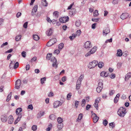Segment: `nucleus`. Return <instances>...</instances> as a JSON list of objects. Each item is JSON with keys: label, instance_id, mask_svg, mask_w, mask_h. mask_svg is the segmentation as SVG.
Returning <instances> with one entry per match:
<instances>
[{"label": "nucleus", "instance_id": "1", "mask_svg": "<svg viewBox=\"0 0 131 131\" xmlns=\"http://www.w3.org/2000/svg\"><path fill=\"white\" fill-rule=\"evenodd\" d=\"M118 115L121 117H123L126 114V108L123 107H120L117 112Z\"/></svg>", "mask_w": 131, "mask_h": 131}, {"label": "nucleus", "instance_id": "2", "mask_svg": "<svg viewBox=\"0 0 131 131\" xmlns=\"http://www.w3.org/2000/svg\"><path fill=\"white\" fill-rule=\"evenodd\" d=\"M98 64L97 61L95 60L93 61L92 62H90L88 66V67L90 69L93 68L97 66Z\"/></svg>", "mask_w": 131, "mask_h": 131}, {"label": "nucleus", "instance_id": "3", "mask_svg": "<svg viewBox=\"0 0 131 131\" xmlns=\"http://www.w3.org/2000/svg\"><path fill=\"white\" fill-rule=\"evenodd\" d=\"M91 117L93 119V122L94 123H96L99 119V117L97 116L96 114L95 113L92 114Z\"/></svg>", "mask_w": 131, "mask_h": 131}, {"label": "nucleus", "instance_id": "4", "mask_svg": "<svg viewBox=\"0 0 131 131\" xmlns=\"http://www.w3.org/2000/svg\"><path fill=\"white\" fill-rule=\"evenodd\" d=\"M84 47L86 49H89L92 47L91 43L90 41H87L84 45Z\"/></svg>", "mask_w": 131, "mask_h": 131}, {"label": "nucleus", "instance_id": "5", "mask_svg": "<svg viewBox=\"0 0 131 131\" xmlns=\"http://www.w3.org/2000/svg\"><path fill=\"white\" fill-rule=\"evenodd\" d=\"M21 81L20 79H18L15 82V88L16 89L19 88L21 84Z\"/></svg>", "mask_w": 131, "mask_h": 131}, {"label": "nucleus", "instance_id": "6", "mask_svg": "<svg viewBox=\"0 0 131 131\" xmlns=\"http://www.w3.org/2000/svg\"><path fill=\"white\" fill-rule=\"evenodd\" d=\"M51 61L53 62V63L52 64L53 67H55L56 68H57L58 65L57 64V60L56 58L54 57L52 58L51 59Z\"/></svg>", "mask_w": 131, "mask_h": 131}, {"label": "nucleus", "instance_id": "7", "mask_svg": "<svg viewBox=\"0 0 131 131\" xmlns=\"http://www.w3.org/2000/svg\"><path fill=\"white\" fill-rule=\"evenodd\" d=\"M69 18L68 16L62 17L59 19V20L61 23H65L68 21Z\"/></svg>", "mask_w": 131, "mask_h": 131}, {"label": "nucleus", "instance_id": "8", "mask_svg": "<svg viewBox=\"0 0 131 131\" xmlns=\"http://www.w3.org/2000/svg\"><path fill=\"white\" fill-rule=\"evenodd\" d=\"M62 105L61 102L59 101H56L54 102L53 104V107L54 108H57L58 107Z\"/></svg>", "mask_w": 131, "mask_h": 131}, {"label": "nucleus", "instance_id": "9", "mask_svg": "<svg viewBox=\"0 0 131 131\" xmlns=\"http://www.w3.org/2000/svg\"><path fill=\"white\" fill-rule=\"evenodd\" d=\"M38 8L37 5H36L33 7L31 12V15L33 16L36 14V13L37 11Z\"/></svg>", "mask_w": 131, "mask_h": 131}, {"label": "nucleus", "instance_id": "10", "mask_svg": "<svg viewBox=\"0 0 131 131\" xmlns=\"http://www.w3.org/2000/svg\"><path fill=\"white\" fill-rule=\"evenodd\" d=\"M110 32V30L109 28L108 27H106L104 29L103 31V35L106 36Z\"/></svg>", "mask_w": 131, "mask_h": 131}, {"label": "nucleus", "instance_id": "11", "mask_svg": "<svg viewBox=\"0 0 131 131\" xmlns=\"http://www.w3.org/2000/svg\"><path fill=\"white\" fill-rule=\"evenodd\" d=\"M109 75V73L108 72L103 71L100 73V75L104 77H106Z\"/></svg>", "mask_w": 131, "mask_h": 131}, {"label": "nucleus", "instance_id": "12", "mask_svg": "<svg viewBox=\"0 0 131 131\" xmlns=\"http://www.w3.org/2000/svg\"><path fill=\"white\" fill-rule=\"evenodd\" d=\"M129 16V14L128 13H123L121 15V18L123 20L127 18Z\"/></svg>", "mask_w": 131, "mask_h": 131}, {"label": "nucleus", "instance_id": "13", "mask_svg": "<svg viewBox=\"0 0 131 131\" xmlns=\"http://www.w3.org/2000/svg\"><path fill=\"white\" fill-rule=\"evenodd\" d=\"M9 119L8 120V123L9 124H12L13 122L14 118L13 117L12 115L9 116L8 117Z\"/></svg>", "mask_w": 131, "mask_h": 131}, {"label": "nucleus", "instance_id": "14", "mask_svg": "<svg viewBox=\"0 0 131 131\" xmlns=\"http://www.w3.org/2000/svg\"><path fill=\"white\" fill-rule=\"evenodd\" d=\"M7 116L5 115H3L2 116L1 119L2 121L4 122H6L7 120Z\"/></svg>", "mask_w": 131, "mask_h": 131}, {"label": "nucleus", "instance_id": "15", "mask_svg": "<svg viewBox=\"0 0 131 131\" xmlns=\"http://www.w3.org/2000/svg\"><path fill=\"white\" fill-rule=\"evenodd\" d=\"M122 51L121 50L119 49L117 50L116 54V56H117L121 57L122 56Z\"/></svg>", "mask_w": 131, "mask_h": 131}, {"label": "nucleus", "instance_id": "16", "mask_svg": "<svg viewBox=\"0 0 131 131\" xmlns=\"http://www.w3.org/2000/svg\"><path fill=\"white\" fill-rule=\"evenodd\" d=\"M22 117L21 115L20 114L18 115L17 119L15 120L14 124H16L19 121Z\"/></svg>", "mask_w": 131, "mask_h": 131}, {"label": "nucleus", "instance_id": "17", "mask_svg": "<svg viewBox=\"0 0 131 131\" xmlns=\"http://www.w3.org/2000/svg\"><path fill=\"white\" fill-rule=\"evenodd\" d=\"M46 34L48 36H50L52 33V30L51 28L47 30L46 32Z\"/></svg>", "mask_w": 131, "mask_h": 131}, {"label": "nucleus", "instance_id": "18", "mask_svg": "<svg viewBox=\"0 0 131 131\" xmlns=\"http://www.w3.org/2000/svg\"><path fill=\"white\" fill-rule=\"evenodd\" d=\"M131 77V72H129L126 74L125 78V80L126 81L128 79Z\"/></svg>", "mask_w": 131, "mask_h": 131}, {"label": "nucleus", "instance_id": "19", "mask_svg": "<svg viewBox=\"0 0 131 131\" xmlns=\"http://www.w3.org/2000/svg\"><path fill=\"white\" fill-rule=\"evenodd\" d=\"M81 21L79 20H78L76 21L75 25L77 27H79L81 25Z\"/></svg>", "mask_w": 131, "mask_h": 131}, {"label": "nucleus", "instance_id": "20", "mask_svg": "<svg viewBox=\"0 0 131 131\" xmlns=\"http://www.w3.org/2000/svg\"><path fill=\"white\" fill-rule=\"evenodd\" d=\"M22 109L21 108H19L16 109V114L18 115L19 114H20V113L22 111Z\"/></svg>", "mask_w": 131, "mask_h": 131}, {"label": "nucleus", "instance_id": "21", "mask_svg": "<svg viewBox=\"0 0 131 131\" xmlns=\"http://www.w3.org/2000/svg\"><path fill=\"white\" fill-rule=\"evenodd\" d=\"M63 126V124L62 123H60L59 124H58L57 125V127L58 129L59 130H61Z\"/></svg>", "mask_w": 131, "mask_h": 131}, {"label": "nucleus", "instance_id": "22", "mask_svg": "<svg viewBox=\"0 0 131 131\" xmlns=\"http://www.w3.org/2000/svg\"><path fill=\"white\" fill-rule=\"evenodd\" d=\"M97 49V47L96 46H94L90 51H91V52L93 54L96 52Z\"/></svg>", "mask_w": 131, "mask_h": 131}, {"label": "nucleus", "instance_id": "23", "mask_svg": "<svg viewBox=\"0 0 131 131\" xmlns=\"http://www.w3.org/2000/svg\"><path fill=\"white\" fill-rule=\"evenodd\" d=\"M98 66L100 68H102L104 65V63L102 62H100L98 63L97 64Z\"/></svg>", "mask_w": 131, "mask_h": 131}, {"label": "nucleus", "instance_id": "24", "mask_svg": "<svg viewBox=\"0 0 131 131\" xmlns=\"http://www.w3.org/2000/svg\"><path fill=\"white\" fill-rule=\"evenodd\" d=\"M33 37L34 40L36 41H38L39 39V37L37 35H34Z\"/></svg>", "mask_w": 131, "mask_h": 131}, {"label": "nucleus", "instance_id": "25", "mask_svg": "<svg viewBox=\"0 0 131 131\" xmlns=\"http://www.w3.org/2000/svg\"><path fill=\"white\" fill-rule=\"evenodd\" d=\"M82 114L81 113L79 115L78 118L77 119V121L78 122L80 121L82 118Z\"/></svg>", "mask_w": 131, "mask_h": 131}, {"label": "nucleus", "instance_id": "26", "mask_svg": "<svg viewBox=\"0 0 131 131\" xmlns=\"http://www.w3.org/2000/svg\"><path fill=\"white\" fill-rule=\"evenodd\" d=\"M12 92H10L8 95L6 100V101L7 102L9 101L11 99V97L12 95Z\"/></svg>", "mask_w": 131, "mask_h": 131}, {"label": "nucleus", "instance_id": "27", "mask_svg": "<svg viewBox=\"0 0 131 131\" xmlns=\"http://www.w3.org/2000/svg\"><path fill=\"white\" fill-rule=\"evenodd\" d=\"M50 119L52 120H54L56 118L55 116L53 114H51L49 116Z\"/></svg>", "mask_w": 131, "mask_h": 131}, {"label": "nucleus", "instance_id": "28", "mask_svg": "<svg viewBox=\"0 0 131 131\" xmlns=\"http://www.w3.org/2000/svg\"><path fill=\"white\" fill-rule=\"evenodd\" d=\"M58 12V11H55L53 13V15L55 18H57L59 16Z\"/></svg>", "mask_w": 131, "mask_h": 131}, {"label": "nucleus", "instance_id": "29", "mask_svg": "<svg viewBox=\"0 0 131 131\" xmlns=\"http://www.w3.org/2000/svg\"><path fill=\"white\" fill-rule=\"evenodd\" d=\"M57 121L58 123V124H59V123H62L63 122V120L62 118L60 117H59L57 119Z\"/></svg>", "mask_w": 131, "mask_h": 131}, {"label": "nucleus", "instance_id": "30", "mask_svg": "<svg viewBox=\"0 0 131 131\" xmlns=\"http://www.w3.org/2000/svg\"><path fill=\"white\" fill-rule=\"evenodd\" d=\"M15 62V61H11L9 65V67L10 68H13L14 66H13V65L14 64V63Z\"/></svg>", "mask_w": 131, "mask_h": 131}, {"label": "nucleus", "instance_id": "31", "mask_svg": "<svg viewBox=\"0 0 131 131\" xmlns=\"http://www.w3.org/2000/svg\"><path fill=\"white\" fill-rule=\"evenodd\" d=\"M21 35H19L16 36L15 38V40L16 41H18L20 40L21 37Z\"/></svg>", "mask_w": 131, "mask_h": 131}, {"label": "nucleus", "instance_id": "32", "mask_svg": "<svg viewBox=\"0 0 131 131\" xmlns=\"http://www.w3.org/2000/svg\"><path fill=\"white\" fill-rule=\"evenodd\" d=\"M76 37V35L74 34H73L72 36L69 37V38L71 40H73Z\"/></svg>", "mask_w": 131, "mask_h": 131}, {"label": "nucleus", "instance_id": "33", "mask_svg": "<svg viewBox=\"0 0 131 131\" xmlns=\"http://www.w3.org/2000/svg\"><path fill=\"white\" fill-rule=\"evenodd\" d=\"M52 54L50 53H48L47 56V58L48 60H50L51 58V57L52 56Z\"/></svg>", "mask_w": 131, "mask_h": 131}, {"label": "nucleus", "instance_id": "34", "mask_svg": "<svg viewBox=\"0 0 131 131\" xmlns=\"http://www.w3.org/2000/svg\"><path fill=\"white\" fill-rule=\"evenodd\" d=\"M19 66V63L18 62H16L14 65L13 68L14 69H15L17 68Z\"/></svg>", "mask_w": 131, "mask_h": 131}, {"label": "nucleus", "instance_id": "35", "mask_svg": "<svg viewBox=\"0 0 131 131\" xmlns=\"http://www.w3.org/2000/svg\"><path fill=\"white\" fill-rule=\"evenodd\" d=\"M42 5L44 6H47L48 5V3L46 0H44L42 2Z\"/></svg>", "mask_w": 131, "mask_h": 131}, {"label": "nucleus", "instance_id": "36", "mask_svg": "<svg viewBox=\"0 0 131 131\" xmlns=\"http://www.w3.org/2000/svg\"><path fill=\"white\" fill-rule=\"evenodd\" d=\"M50 40L53 44L55 43L57 41V39L56 38H53Z\"/></svg>", "mask_w": 131, "mask_h": 131}, {"label": "nucleus", "instance_id": "37", "mask_svg": "<svg viewBox=\"0 0 131 131\" xmlns=\"http://www.w3.org/2000/svg\"><path fill=\"white\" fill-rule=\"evenodd\" d=\"M103 88L101 87H98L96 88V91L98 93H100L101 91Z\"/></svg>", "mask_w": 131, "mask_h": 131}, {"label": "nucleus", "instance_id": "38", "mask_svg": "<svg viewBox=\"0 0 131 131\" xmlns=\"http://www.w3.org/2000/svg\"><path fill=\"white\" fill-rule=\"evenodd\" d=\"M81 32L80 30H79L77 31L76 32V36H79L80 35L81 33Z\"/></svg>", "mask_w": 131, "mask_h": 131}, {"label": "nucleus", "instance_id": "39", "mask_svg": "<svg viewBox=\"0 0 131 131\" xmlns=\"http://www.w3.org/2000/svg\"><path fill=\"white\" fill-rule=\"evenodd\" d=\"M46 80V77H44L41 78L40 80L41 83L42 84L43 83H44V81H45Z\"/></svg>", "mask_w": 131, "mask_h": 131}, {"label": "nucleus", "instance_id": "40", "mask_svg": "<svg viewBox=\"0 0 131 131\" xmlns=\"http://www.w3.org/2000/svg\"><path fill=\"white\" fill-rule=\"evenodd\" d=\"M53 44L52 43V42H51L50 40L47 42V43L46 45L48 47H50L52 46Z\"/></svg>", "mask_w": 131, "mask_h": 131}, {"label": "nucleus", "instance_id": "41", "mask_svg": "<svg viewBox=\"0 0 131 131\" xmlns=\"http://www.w3.org/2000/svg\"><path fill=\"white\" fill-rule=\"evenodd\" d=\"M98 11L97 10H96L93 13V16H96L99 15Z\"/></svg>", "mask_w": 131, "mask_h": 131}, {"label": "nucleus", "instance_id": "42", "mask_svg": "<svg viewBox=\"0 0 131 131\" xmlns=\"http://www.w3.org/2000/svg\"><path fill=\"white\" fill-rule=\"evenodd\" d=\"M71 96L72 94L71 93L68 94L67 95V100H70Z\"/></svg>", "mask_w": 131, "mask_h": 131}, {"label": "nucleus", "instance_id": "43", "mask_svg": "<svg viewBox=\"0 0 131 131\" xmlns=\"http://www.w3.org/2000/svg\"><path fill=\"white\" fill-rule=\"evenodd\" d=\"M86 103V101L84 99H83L82 101L81 105L82 107L84 106Z\"/></svg>", "mask_w": 131, "mask_h": 131}, {"label": "nucleus", "instance_id": "44", "mask_svg": "<svg viewBox=\"0 0 131 131\" xmlns=\"http://www.w3.org/2000/svg\"><path fill=\"white\" fill-rule=\"evenodd\" d=\"M108 122L106 119H105L103 121V124L104 125L106 126L108 124Z\"/></svg>", "mask_w": 131, "mask_h": 131}, {"label": "nucleus", "instance_id": "45", "mask_svg": "<svg viewBox=\"0 0 131 131\" xmlns=\"http://www.w3.org/2000/svg\"><path fill=\"white\" fill-rule=\"evenodd\" d=\"M92 54L91 51H90L85 54V56L86 57H88L90 56L91 54Z\"/></svg>", "mask_w": 131, "mask_h": 131}, {"label": "nucleus", "instance_id": "46", "mask_svg": "<svg viewBox=\"0 0 131 131\" xmlns=\"http://www.w3.org/2000/svg\"><path fill=\"white\" fill-rule=\"evenodd\" d=\"M98 86L103 88V83L102 81H100L98 84Z\"/></svg>", "mask_w": 131, "mask_h": 131}, {"label": "nucleus", "instance_id": "47", "mask_svg": "<svg viewBox=\"0 0 131 131\" xmlns=\"http://www.w3.org/2000/svg\"><path fill=\"white\" fill-rule=\"evenodd\" d=\"M52 127V124H49L48 126V128L46 129V130L47 131H49L51 129V127Z\"/></svg>", "mask_w": 131, "mask_h": 131}, {"label": "nucleus", "instance_id": "48", "mask_svg": "<svg viewBox=\"0 0 131 131\" xmlns=\"http://www.w3.org/2000/svg\"><path fill=\"white\" fill-rule=\"evenodd\" d=\"M84 77V76L83 75H80V76L79 77L78 80H79V81H82V80L83 79Z\"/></svg>", "mask_w": 131, "mask_h": 131}, {"label": "nucleus", "instance_id": "49", "mask_svg": "<svg viewBox=\"0 0 131 131\" xmlns=\"http://www.w3.org/2000/svg\"><path fill=\"white\" fill-rule=\"evenodd\" d=\"M122 63L121 62H119L117 64V68L118 69H119L122 66Z\"/></svg>", "mask_w": 131, "mask_h": 131}, {"label": "nucleus", "instance_id": "50", "mask_svg": "<svg viewBox=\"0 0 131 131\" xmlns=\"http://www.w3.org/2000/svg\"><path fill=\"white\" fill-rule=\"evenodd\" d=\"M31 128L34 131H35L37 129V126L36 125H34Z\"/></svg>", "mask_w": 131, "mask_h": 131}, {"label": "nucleus", "instance_id": "51", "mask_svg": "<svg viewBox=\"0 0 131 131\" xmlns=\"http://www.w3.org/2000/svg\"><path fill=\"white\" fill-rule=\"evenodd\" d=\"M64 46V44L62 43H60L59 45V49H61Z\"/></svg>", "mask_w": 131, "mask_h": 131}, {"label": "nucleus", "instance_id": "52", "mask_svg": "<svg viewBox=\"0 0 131 131\" xmlns=\"http://www.w3.org/2000/svg\"><path fill=\"white\" fill-rule=\"evenodd\" d=\"M109 126L110 127L113 128L115 127V125L114 124L113 122H112L109 124Z\"/></svg>", "mask_w": 131, "mask_h": 131}, {"label": "nucleus", "instance_id": "53", "mask_svg": "<svg viewBox=\"0 0 131 131\" xmlns=\"http://www.w3.org/2000/svg\"><path fill=\"white\" fill-rule=\"evenodd\" d=\"M118 0H113L112 3L114 5L118 4Z\"/></svg>", "mask_w": 131, "mask_h": 131}, {"label": "nucleus", "instance_id": "54", "mask_svg": "<svg viewBox=\"0 0 131 131\" xmlns=\"http://www.w3.org/2000/svg\"><path fill=\"white\" fill-rule=\"evenodd\" d=\"M79 101H76L75 102V106L76 108H77L78 105H79Z\"/></svg>", "mask_w": 131, "mask_h": 131}, {"label": "nucleus", "instance_id": "55", "mask_svg": "<svg viewBox=\"0 0 131 131\" xmlns=\"http://www.w3.org/2000/svg\"><path fill=\"white\" fill-rule=\"evenodd\" d=\"M115 92L114 90H111L109 92V94L110 95H113L114 93Z\"/></svg>", "mask_w": 131, "mask_h": 131}, {"label": "nucleus", "instance_id": "56", "mask_svg": "<svg viewBox=\"0 0 131 131\" xmlns=\"http://www.w3.org/2000/svg\"><path fill=\"white\" fill-rule=\"evenodd\" d=\"M37 59V58L36 57H33L31 60V62H32L33 61H36Z\"/></svg>", "mask_w": 131, "mask_h": 131}, {"label": "nucleus", "instance_id": "57", "mask_svg": "<svg viewBox=\"0 0 131 131\" xmlns=\"http://www.w3.org/2000/svg\"><path fill=\"white\" fill-rule=\"evenodd\" d=\"M8 43L7 42H6L5 43H3L1 46V48H3L4 46H6L7 45Z\"/></svg>", "mask_w": 131, "mask_h": 131}, {"label": "nucleus", "instance_id": "58", "mask_svg": "<svg viewBox=\"0 0 131 131\" xmlns=\"http://www.w3.org/2000/svg\"><path fill=\"white\" fill-rule=\"evenodd\" d=\"M21 55L23 57H25L26 56V52L25 51H23L21 53Z\"/></svg>", "mask_w": 131, "mask_h": 131}, {"label": "nucleus", "instance_id": "59", "mask_svg": "<svg viewBox=\"0 0 131 131\" xmlns=\"http://www.w3.org/2000/svg\"><path fill=\"white\" fill-rule=\"evenodd\" d=\"M115 77V75L114 73H112L110 76V78L112 79H114Z\"/></svg>", "mask_w": 131, "mask_h": 131}, {"label": "nucleus", "instance_id": "60", "mask_svg": "<svg viewBox=\"0 0 131 131\" xmlns=\"http://www.w3.org/2000/svg\"><path fill=\"white\" fill-rule=\"evenodd\" d=\"M94 106L96 108V109L97 110L98 109V104H97L96 103H94Z\"/></svg>", "mask_w": 131, "mask_h": 131}, {"label": "nucleus", "instance_id": "61", "mask_svg": "<svg viewBox=\"0 0 131 131\" xmlns=\"http://www.w3.org/2000/svg\"><path fill=\"white\" fill-rule=\"evenodd\" d=\"M81 85L76 84V89L77 90H79L80 88Z\"/></svg>", "mask_w": 131, "mask_h": 131}, {"label": "nucleus", "instance_id": "62", "mask_svg": "<svg viewBox=\"0 0 131 131\" xmlns=\"http://www.w3.org/2000/svg\"><path fill=\"white\" fill-rule=\"evenodd\" d=\"M30 66L29 64H27L26 66V70H28L30 68Z\"/></svg>", "mask_w": 131, "mask_h": 131}, {"label": "nucleus", "instance_id": "63", "mask_svg": "<svg viewBox=\"0 0 131 131\" xmlns=\"http://www.w3.org/2000/svg\"><path fill=\"white\" fill-rule=\"evenodd\" d=\"M27 22H25L23 25V27L25 28H27Z\"/></svg>", "mask_w": 131, "mask_h": 131}, {"label": "nucleus", "instance_id": "64", "mask_svg": "<svg viewBox=\"0 0 131 131\" xmlns=\"http://www.w3.org/2000/svg\"><path fill=\"white\" fill-rule=\"evenodd\" d=\"M28 108L32 110L33 109V107L31 104L29 105L28 106Z\"/></svg>", "mask_w": 131, "mask_h": 131}]
</instances>
